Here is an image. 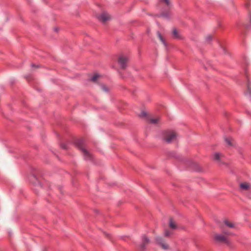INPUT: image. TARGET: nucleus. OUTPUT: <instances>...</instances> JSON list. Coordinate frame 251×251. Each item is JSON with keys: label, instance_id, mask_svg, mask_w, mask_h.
<instances>
[{"label": "nucleus", "instance_id": "c85d7f7f", "mask_svg": "<svg viewBox=\"0 0 251 251\" xmlns=\"http://www.w3.org/2000/svg\"><path fill=\"white\" fill-rule=\"evenodd\" d=\"M246 6H247V7H248V6H248V3H247V4H246Z\"/></svg>", "mask_w": 251, "mask_h": 251}, {"label": "nucleus", "instance_id": "6ab92c4d", "mask_svg": "<svg viewBox=\"0 0 251 251\" xmlns=\"http://www.w3.org/2000/svg\"><path fill=\"white\" fill-rule=\"evenodd\" d=\"M212 39V37L211 35H208L206 37L205 40H206V42H210L211 41Z\"/></svg>", "mask_w": 251, "mask_h": 251}, {"label": "nucleus", "instance_id": "412c9836", "mask_svg": "<svg viewBox=\"0 0 251 251\" xmlns=\"http://www.w3.org/2000/svg\"><path fill=\"white\" fill-rule=\"evenodd\" d=\"M60 146L62 148V149H67V145L66 144H61L60 145Z\"/></svg>", "mask_w": 251, "mask_h": 251}, {"label": "nucleus", "instance_id": "4468645a", "mask_svg": "<svg viewBox=\"0 0 251 251\" xmlns=\"http://www.w3.org/2000/svg\"><path fill=\"white\" fill-rule=\"evenodd\" d=\"M157 35H158V38H159V39L161 40V41L164 44H166V43H165V40H164L162 36L161 35V33L160 32L158 31L157 32Z\"/></svg>", "mask_w": 251, "mask_h": 251}, {"label": "nucleus", "instance_id": "9d476101", "mask_svg": "<svg viewBox=\"0 0 251 251\" xmlns=\"http://www.w3.org/2000/svg\"><path fill=\"white\" fill-rule=\"evenodd\" d=\"M240 188L243 190H247L249 188V185L247 183H241L240 185Z\"/></svg>", "mask_w": 251, "mask_h": 251}, {"label": "nucleus", "instance_id": "0eeeda50", "mask_svg": "<svg viewBox=\"0 0 251 251\" xmlns=\"http://www.w3.org/2000/svg\"><path fill=\"white\" fill-rule=\"evenodd\" d=\"M150 239L145 235L142 236V243L140 246V251H144L146 246L150 243Z\"/></svg>", "mask_w": 251, "mask_h": 251}, {"label": "nucleus", "instance_id": "ddd939ff", "mask_svg": "<svg viewBox=\"0 0 251 251\" xmlns=\"http://www.w3.org/2000/svg\"><path fill=\"white\" fill-rule=\"evenodd\" d=\"M225 224L229 227L233 228L234 227V224L232 223L229 222L228 221H225Z\"/></svg>", "mask_w": 251, "mask_h": 251}, {"label": "nucleus", "instance_id": "dca6fc26", "mask_svg": "<svg viewBox=\"0 0 251 251\" xmlns=\"http://www.w3.org/2000/svg\"><path fill=\"white\" fill-rule=\"evenodd\" d=\"M173 34L175 38H179L178 33L176 29H174L173 30Z\"/></svg>", "mask_w": 251, "mask_h": 251}, {"label": "nucleus", "instance_id": "393cba45", "mask_svg": "<svg viewBox=\"0 0 251 251\" xmlns=\"http://www.w3.org/2000/svg\"><path fill=\"white\" fill-rule=\"evenodd\" d=\"M31 66H32V67H37V68L38 67V66H36L35 65H34L33 64H31Z\"/></svg>", "mask_w": 251, "mask_h": 251}, {"label": "nucleus", "instance_id": "aec40b11", "mask_svg": "<svg viewBox=\"0 0 251 251\" xmlns=\"http://www.w3.org/2000/svg\"><path fill=\"white\" fill-rule=\"evenodd\" d=\"M101 88H102V89L103 91H105V92H108V89L106 86H104V85H102V86H101Z\"/></svg>", "mask_w": 251, "mask_h": 251}, {"label": "nucleus", "instance_id": "20e7f679", "mask_svg": "<svg viewBox=\"0 0 251 251\" xmlns=\"http://www.w3.org/2000/svg\"><path fill=\"white\" fill-rule=\"evenodd\" d=\"M156 243L161 247V248L167 250L169 249V245L165 243L163 238L160 237H157L155 238Z\"/></svg>", "mask_w": 251, "mask_h": 251}, {"label": "nucleus", "instance_id": "6e6552de", "mask_svg": "<svg viewBox=\"0 0 251 251\" xmlns=\"http://www.w3.org/2000/svg\"><path fill=\"white\" fill-rule=\"evenodd\" d=\"M221 154L219 152H215L213 155V159L215 161H216L218 163H221Z\"/></svg>", "mask_w": 251, "mask_h": 251}, {"label": "nucleus", "instance_id": "7ed1b4c3", "mask_svg": "<svg viewBox=\"0 0 251 251\" xmlns=\"http://www.w3.org/2000/svg\"><path fill=\"white\" fill-rule=\"evenodd\" d=\"M128 61V58L126 56L121 55L120 56L118 59V64L120 65L122 69H125L126 67V63Z\"/></svg>", "mask_w": 251, "mask_h": 251}, {"label": "nucleus", "instance_id": "cd10ccee", "mask_svg": "<svg viewBox=\"0 0 251 251\" xmlns=\"http://www.w3.org/2000/svg\"><path fill=\"white\" fill-rule=\"evenodd\" d=\"M54 30H55V31H56V32H57V31H58V29H57V28H54Z\"/></svg>", "mask_w": 251, "mask_h": 251}, {"label": "nucleus", "instance_id": "a878e982", "mask_svg": "<svg viewBox=\"0 0 251 251\" xmlns=\"http://www.w3.org/2000/svg\"><path fill=\"white\" fill-rule=\"evenodd\" d=\"M249 16H250V21L251 22V12H250V13H249Z\"/></svg>", "mask_w": 251, "mask_h": 251}, {"label": "nucleus", "instance_id": "4be33fe9", "mask_svg": "<svg viewBox=\"0 0 251 251\" xmlns=\"http://www.w3.org/2000/svg\"><path fill=\"white\" fill-rule=\"evenodd\" d=\"M147 115V114L145 112H142L141 114V116H142V117H145Z\"/></svg>", "mask_w": 251, "mask_h": 251}, {"label": "nucleus", "instance_id": "5701e85b", "mask_svg": "<svg viewBox=\"0 0 251 251\" xmlns=\"http://www.w3.org/2000/svg\"><path fill=\"white\" fill-rule=\"evenodd\" d=\"M166 3L167 5H169L170 4V2L169 0H164Z\"/></svg>", "mask_w": 251, "mask_h": 251}, {"label": "nucleus", "instance_id": "f257e3e1", "mask_svg": "<svg viewBox=\"0 0 251 251\" xmlns=\"http://www.w3.org/2000/svg\"><path fill=\"white\" fill-rule=\"evenodd\" d=\"M75 145L81 151L85 160H89L92 159L91 154L84 147V141L83 140H78L75 143Z\"/></svg>", "mask_w": 251, "mask_h": 251}, {"label": "nucleus", "instance_id": "b1692460", "mask_svg": "<svg viewBox=\"0 0 251 251\" xmlns=\"http://www.w3.org/2000/svg\"><path fill=\"white\" fill-rule=\"evenodd\" d=\"M161 16L166 18L168 17V15L166 14H162Z\"/></svg>", "mask_w": 251, "mask_h": 251}, {"label": "nucleus", "instance_id": "a211bd4d", "mask_svg": "<svg viewBox=\"0 0 251 251\" xmlns=\"http://www.w3.org/2000/svg\"><path fill=\"white\" fill-rule=\"evenodd\" d=\"M171 232L170 231H169L168 230L166 229L165 230L164 235L165 236H166V237L169 236L171 235Z\"/></svg>", "mask_w": 251, "mask_h": 251}, {"label": "nucleus", "instance_id": "2eb2a0df", "mask_svg": "<svg viewBox=\"0 0 251 251\" xmlns=\"http://www.w3.org/2000/svg\"><path fill=\"white\" fill-rule=\"evenodd\" d=\"M100 75L98 74H95L90 79L92 81H96Z\"/></svg>", "mask_w": 251, "mask_h": 251}, {"label": "nucleus", "instance_id": "c756f323", "mask_svg": "<svg viewBox=\"0 0 251 251\" xmlns=\"http://www.w3.org/2000/svg\"><path fill=\"white\" fill-rule=\"evenodd\" d=\"M33 176L35 178H36V176H35L34 175H33Z\"/></svg>", "mask_w": 251, "mask_h": 251}, {"label": "nucleus", "instance_id": "f8f14e48", "mask_svg": "<svg viewBox=\"0 0 251 251\" xmlns=\"http://www.w3.org/2000/svg\"><path fill=\"white\" fill-rule=\"evenodd\" d=\"M247 90L249 94L251 95V82L249 80L247 82Z\"/></svg>", "mask_w": 251, "mask_h": 251}, {"label": "nucleus", "instance_id": "bb28decb", "mask_svg": "<svg viewBox=\"0 0 251 251\" xmlns=\"http://www.w3.org/2000/svg\"><path fill=\"white\" fill-rule=\"evenodd\" d=\"M223 232H224V233H225L226 234H227V235H228L230 234L229 232H226L225 231H224Z\"/></svg>", "mask_w": 251, "mask_h": 251}, {"label": "nucleus", "instance_id": "9b49d317", "mask_svg": "<svg viewBox=\"0 0 251 251\" xmlns=\"http://www.w3.org/2000/svg\"><path fill=\"white\" fill-rule=\"evenodd\" d=\"M169 225L170 227L172 228V229H176V226L172 219H170Z\"/></svg>", "mask_w": 251, "mask_h": 251}, {"label": "nucleus", "instance_id": "1a4fd4ad", "mask_svg": "<svg viewBox=\"0 0 251 251\" xmlns=\"http://www.w3.org/2000/svg\"><path fill=\"white\" fill-rule=\"evenodd\" d=\"M160 121V118H150L149 119V123L153 124H156Z\"/></svg>", "mask_w": 251, "mask_h": 251}, {"label": "nucleus", "instance_id": "f03ea898", "mask_svg": "<svg viewBox=\"0 0 251 251\" xmlns=\"http://www.w3.org/2000/svg\"><path fill=\"white\" fill-rule=\"evenodd\" d=\"M164 133L165 137L164 140L168 143H171L176 137V134L173 131H166Z\"/></svg>", "mask_w": 251, "mask_h": 251}, {"label": "nucleus", "instance_id": "423d86ee", "mask_svg": "<svg viewBox=\"0 0 251 251\" xmlns=\"http://www.w3.org/2000/svg\"><path fill=\"white\" fill-rule=\"evenodd\" d=\"M98 19L104 24L106 21L109 20L111 18L110 16L108 14L105 12L101 13L100 15L97 17Z\"/></svg>", "mask_w": 251, "mask_h": 251}, {"label": "nucleus", "instance_id": "f3484780", "mask_svg": "<svg viewBox=\"0 0 251 251\" xmlns=\"http://www.w3.org/2000/svg\"><path fill=\"white\" fill-rule=\"evenodd\" d=\"M225 141H226V143L228 144V145H229L230 146H232V143L231 142V139L226 138L225 139Z\"/></svg>", "mask_w": 251, "mask_h": 251}, {"label": "nucleus", "instance_id": "39448f33", "mask_svg": "<svg viewBox=\"0 0 251 251\" xmlns=\"http://www.w3.org/2000/svg\"><path fill=\"white\" fill-rule=\"evenodd\" d=\"M215 240L218 242H223L226 244L227 245L229 244V242L227 240L226 236L221 234H216L214 237Z\"/></svg>", "mask_w": 251, "mask_h": 251}]
</instances>
